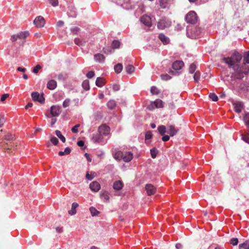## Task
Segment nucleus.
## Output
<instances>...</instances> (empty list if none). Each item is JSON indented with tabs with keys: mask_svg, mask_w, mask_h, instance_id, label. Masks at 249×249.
<instances>
[{
	"mask_svg": "<svg viewBox=\"0 0 249 249\" xmlns=\"http://www.w3.org/2000/svg\"><path fill=\"white\" fill-rule=\"evenodd\" d=\"M242 58L241 54L237 52H235L231 57L223 58L222 60L230 68H232L235 73H242V70L239 63Z\"/></svg>",
	"mask_w": 249,
	"mask_h": 249,
	"instance_id": "1",
	"label": "nucleus"
},
{
	"mask_svg": "<svg viewBox=\"0 0 249 249\" xmlns=\"http://www.w3.org/2000/svg\"><path fill=\"white\" fill-rule=\"evenodd\" d=\"M98 131L99 134L94 135L92 138V140L95 142L103 143V137L109 134L110 128L108 126L104 124L99 126Z\"/></svg>",
	"mask_w": 249,
	"mask_h": 249,
	"instance_id": "2",
	"label": "nucleus"
},
{
	"mask_svg": "<svg viewBox=\"0 0 249 249\" xmlns=\"http://www.w3.org/2000/svg\"><path fill=\"white\" fill-rule=\"evenodd\" d=\"M133 154L131 152H123L118 151L114 155V158L119 160H123L124 161L128 162L133 159Z\"/></svg>",
	"mask_w": 249,
	"mask_h": 249,
	"instance_id": "3",
	"label": "nucleus"
},
{
	"mask_svg": "<svg viewBox=\"0 0 249 249\" xmlns=\"http://www.w3.org/2000/svg\"><path fill=\"white\" fill-rule=\"evenodd\" d=\"M201 33L200 29L198 28L195 27L187 29V35L191 38H196L198 37Z\"/></svg>",
	"mask_w": 249,
	"mask_h": 249,
	"instance_id": "4",
	"label": "nucleus"
},
{
	"mask_svg": "<svg viewBox=\"0 0 249 249\" xmlns=\"http://www.w3.org/2000/svg\"><path fill=\"white\" fill-rule=\"evenodd\" d=\"M171 25V21L167 18H162L160 19L158 23V28L163 30L166 28L169 27Z\"/></svg>",
	"mask_w": 249,
	"mask_h": 249,
	"instance_id": "5",
	"label": "nucleus"
},
{
	"mask_svg": "<svg viewBox=\"0 0 249 249\" xmlns=\"http://www.w3.org/2000/svg\"><path fill=\"white\" fill-rule=\"evenodd\" d=\"M197 17L196 14L194 11H190L186 16V21L188 23L195 24L196 22Z\"/></svg>",
	"mask_w": 249,
	"mask_h": 249,
	"instance_id": "6",
	"label": "nucleus"
},
{
	"mask_svg": "<svg viewBox=\"0 0 249 249\" xmlns=\"http://www.w3.org/2000/svg\"><path fill=\"white\" fill-rule=\"evenodd\" d=\"M115 2L126 10L133 8V5L129 0H115Z\"/></svg>",
	"mask_w": 249,
	"mask_h": 249,
	"instance_id": "7",
	"label": "nucleus"
},
{
	"mask_svg": "<svg viewBox=\"0 0 249 249\" xmlns=\"http://www.w3.org/2000/svg\"><path fill=\"white\" fill-rule=\"evenodd\" d=\"M163 107V101L159 99L152 102L148 106L147 108L150 110H153L156 108H160Z\"/></svg>",
	"mask_w": 249,
	"mask_h": 249,
	"instance_id": "8",
	"label": "nucleus"
},
{
	"mask_svg": "<svg viewBox=\"0 0 249 249\" xmlns=\"http://www.w3.org/2000/svg\"><path fill=\"white\" fill-rule=\"evenodd\" d=\"M184 66V63L182 61L177 60L175 61L172 64V68L176 71H171L170 73L172 74H176V73L178 72V71L180 70Z\"/></svg>",
	"mask_w": 249,
	"mask_h": 249,
	"instance_id": "9",
	"label": "nucleus"
},
{
	"mask_svg": "<svg viewBox=\"0 0 249 249\" xmlns=\"http://www.w3.org/2000/svg\"><path fill=\"white\" fill-rule=\"evenodd\" d=\"M140 20L141 23H142L143 25L147 27H151L152 25V18L147 15H144L142 16L140 19Z\"/></svg>",
	"mask_w": 249,
	"mask_h": 249,
	"instance_id": "10",
	"label": "nucleus"
},
{
	"mask_svg": "<svg viewBox=\"0 0 249 249\" xmlns=\"http://www.w3.org/2000/svg\"><path fill=\"white\" fill-rule=\"evenodd\" d=\"M34 24L37 28H42L45 24V19L42 16H38L34 19Z\"/></svg>",
	"mask_w": 249,
	"mask_h": 249,
	"instance_id": "11",
	"label": "nucleus"
},
{
	"mask_svg": "<svg viewBox=\"0 0 249 249\" xmlns=\"http://www.w3.org/2000/svg\"><path fill=\"white\" fill-rule=\"evenodd\" d=\"M160 5L162 9H169L174 3V0H159Z\"/></svg>",
	"mask_w": 249,
	"mask_h": 249,
	"instance_id": "12",
	"label": "nucleus"
},
{
	"mask_svg": "<svg viewBox=\"0 0 249 249\" xmlns=\"http://www.w3.org/2000/svg\"><path fill=\"white\" fill-rule=\"evenodd\" d=\"M31 95L32 98L34 101H38L40 103H43L45 101V99L43 95H40L37 92H33Z\"/></svg>",
	"mask_w": 249,
	"mask_h": 249,
	"instance_id": "13",
	"label": "nucleus"
},
{
	"mask_svg": "<svg viewBox=\"0 0 249 249\" xmlns=\"http://www.w3.org/2000/svg\"><path fill=\"white\" fill-rule=\"evenodd\" d=\"M50 112L53 116H58L61 112L60 107L57 106H52L50 109Z\"/></svg>",
	"mask_w": 249,
	"mask_h": 249,
	"instance_id": "14",
	"label": "nucleus"
},
{
	"mask_svg": "<svg viewBox=\"0 0 249 249\" xmlns=\"http://www.w3.org/2000/svg\"><path fill=\"white\" fill-rule=\"evenodd\" d=\"M145 189L146 191L147 194L148 196L154 194L156 191V188L151 184H146L145 185Z\"/></svg>",
	"mask_w": 249,
	"mask_h": 249,
	"instance_id": "15",
	"label": "nucleus"
},
{
	"mask_svg": "<svg viewBox=\"0 0 249 249\" xmlns=\"http://www.w3.org/2000/svg\"><path fill=\"white\" fill-rule=\"evenodd\" d=\"M178 130L176 129L174 126L169 125L167 126V133L171 137H173L178 133Z\"/></svg>",
	"mask_w": 249,
	"mask_h": 249,
	"instance_id": "16",
	"label": "nucleus"
},
{
	"mask_svg": "<svg viewBox=\"0 0 249 249\" xmlns=\"http://www.w3.org/2000/svg\"><path fill=\"white\" fill-rule=\"evenodd\" d=\"M89 188L91 191L98 192L100 189V185L97 181H93L89 184Z\"/></svg>",
	"mask_w": 249,
	"mask_h": 249,
	"instance_id": "17",
	"label": "nucleus"
},
{
	"mask_svg": "<svg viewBox=\"0 0 249 249\" xmlns=\"http://www.w3.org/2000/svg\"><path fill=\"white\" fill-rule=\"evenodd\" d=\"M57 87V82L54 80H51L48 81L47 87L50 90L54 89Z\"/></svg>",
	"mask_w": 249,
	"mask_h": 249,
	"instance_id": "18",
	"label": "nucleus"
},
{
	"mask_svg": "<svg viewBox=\"0 0 249 249\" xmlns=\"http://www.w3.org/2000/svg\"><path fill=\"white\" fill-rule=\"evenodd\" d=\"M79 205L76 202H73L71 205V210L68 211V213L71 215H73L76 213V208L78 207Z\"/></svg>",
	"mask_w": 249,
	"mask_h": 249,
	"instance_id": "19",
	"label": "nucleus"
},
{
	"mask_svg": "<svg viewBox=\"0 0 249 249\" xmlns=\"http://www.w3.org/2000/svg\"><path fill=\"white\" fill-rule=\"evenodd\" d=\"M94 57L95 61L99 63H103L105 59L103 54L101 53L95 54Z\"/></svg>",
	"mask_w": 249,
	"mask_h": 249,
	"instance_id": "20",
	"label": "nucleus"
},
{
	"mask_svg": "<svg viewBox=\"0 0 249 249\" xmlns=\"http://www.w3.org/2000/svg\"><path fill=\"white\" fill-rule=\"evenodd\" d=\"M233 106L235 111L237 113L240 112L243 107V104L242 102L235 103Z\"/></svg>",
	"mask_w": 249,
	"mask_h": 249,
	"instance_id": "21",
	"label": "nucleus"
},
{
	"mask_svg": "<svg viewBox=\"0 0 249 249\" xmlns=\"http://www.w3.org/2000/svg\"><path fill=\"white\" fill-rule=\"evenodd\" d=\"M123 186V182L120 180H117L113 183V187L116 190H120Z\"/></svg>",
	"mask_w": 249,
	"mask_h": 249,
	"instance_id": "22",
	"label": "nucleus"
},
{
	"mask_svg": "<svg viewBox=\"0 0 249 249\" xmlns=\"http://www.w3.org/2000/svg\"><path fill=\"white\" fill-rule=\"evenodd\" d=\"M159 38L164 44H167L169 42V38L163 34H160Z\"/></svg>",
	"mask_w": 249,
	"mask_h": 249,
	"instance_id": "23",
	"label": "nucleus"
},
{
	"mask_svg": "<svg viewBox=\"0 0 249 249\" xmlns=\"http://www.w3.org/2000/svg\"><path fill=\"white\" fill-rule=\"evenodd\" d=\"M105 83L106 82L102 77H98L96 80L95 85L98 87H102Z\"/></svg>",
	"mask_w": 249,
	"mask_h": 249,
	"instance_id": "24",
	"label": "nucleus"
},
{
	"mask_svg": "<svg viewBox=\"0 0 249 249\" xmlns=\"http://www.w3.org/2000/svg\"><path fill=\"white\" fill-rule=\"evenodd\" d=\"M158 130L159 133L161 136H163L165 133H167V127L163 125L159 126L158 127Z\"/></svg>",
	"mask_w": 249,
	"mask_h": 249,
	"instance_id": "25",
	"label": "nucleus"
},
{
	"mask_svg": "<svg viewBox=\"0 0 249 249\" xmlns=\"http://www.w3.org/2000/svg\"><path fill=\"white\" fill-rule=\"evenodd\" d=\"M116 106V103L114 100H110L107 103V106L110 109H113Z\"/></svg>",
	"mask_w": 249,
	"mask_h": 249,
	"instance_id": "26",
	"label": "nucleus"
},
{
	"mask_svg": "<svg viewBox=\"0 0 249 249\" xmlns=\"http://www.w3.org/2000/svg\"><path fill=\"white\" fill-rule=\"evenodd\" d=\"M239 249H249V240L246 241L244 243L239 245Z\"/></svg>",
	"mask_w": 249,
	"mask_h": 249,
	"instance_id": "27",
	"label": "nucleus"
},
{
	"mask_svg": "<svg viewBox=\"0 0 249 249\" xmlns=\"http://www.w3.org/2000/svg\"><path fill=\"white\" fill-rule=\"evenodd\" d=\"M125 71L127 72V73L129 74H131L133 72H134L135 71V68L132 65H128L127 66H126Z\"/></svg>",
	"mask_w": 249,
	"mask_h": 249,
	"instance_id": "28",
	"label": "nucleus"
},
{
	"mask_svg": "<svg viewBox=\"0 0 249 249\" xmlns=\"http://www.w3.org/2000/svg\"><path fill=\"white\" fill-rule=\"evenodd\" d=\"M114 71H115L117 73H120L122 70H123V65L121 63H118L117 65L114 66Z\"/></svg>",
	"mask_w": 249,
	"mask_h": 249,
	"instance_id": "29",
	"label": "nucleus"
},
{
	"mask_svg": "<svg viewBox=\"0 0 249 249\" xmlns=\"http://www.w3.org/2000/svg\"><path fill=\"white\" fill-rule=\"evenodd\" d=\"M82 86L85 90H89L90 89L89 83V80H84L82 83Z\"/></svg>",
	"mask_w": 249,
	"mask_h": 249,
	"instance_id": "30",
	"label": "nucleus"
},
{
	"mask_svg": "<svg viewBox=\"0 0 249 249\" xmlns=\"http://www.w3.org/2000/svg\"><path fill=\"white\" fill-rule=\"evenodd\" d=\"M85 41H83L82 39L77 38L74 39V43L80 47H82L85 45Z\"/></svg>",
	"mask_w": 249,
	"mask_h": 249,
	"instance_id": "31",
	"label": "nucleus"
},
{
	"mask_svg": "<svg viewBox=\"0 0 249 249\" xmlns=\"http://www.w3.org/2000/svg\"><path fill=\"white\" fill-rule=\"evenodd\" d=\"M56 135L60 139V140L63 142H65L66 141L65 138L62 135L61 132L58 130H56L55 132Z\"/></svg>",
	"mask_w": 249,
	"mask_h": 249,
	"instance_id": "32",
	"label": "nucleus"
},
{
	"mask_svg": "<svg viewBox=\"0 0 249 249\" xmlns=\"http://www.w3.org/2000/svg\"><path fill=\"white\" fill-rule=\"evenodd\" d=\"M29 34L28 32H20L18 34V36L19 39H24L29 36Z\"/></svg>",
	"mask_w": 249,
	"mask_h": 249,
	"instance_id": "33",
	"label": "nucleus"
},
{
	"mask_svg": "<svg viewBox=\"0 0 249 249\" xmlns=\"http://www.w3.org/2000/svg\"><path fill=\"white\" fill-rule=\"evenodd\" d=\"M101 198L105 202H108L109 200V195L107 193H104L101 195Z\"/></svg>",
	"mask_w": 249,
	"mask_h": 249,
	"instance_id": "34",
	"label": "nucleus"
},
{
	"mask_svg": "<svg viewBox=\"0 0 249 249\" xmlns=\"http://www.w3.org/2000/svg\"><path fill=\"white\" fill-rule=\"evenodd\" d=\"M120 42L117 40H114L112 43V47L113 49H118L120 47Z\"/></svg>",
	"mask_w": 249,
	"mask_h": 249,
	"instance_id": "35",
	"label": "nucleus"
},
{
	"mask_svg": "<svg viewBox=\"0 0 249 249\" xmlns=\"http://www.w3.org/2000/svg\"><path fill=\"white\" fill-rule=\"evenodd\" d=\"M151 92L152 94L157 95L159 93L160 91L155 86H152L151 88Z\"/></svg>",
	"mask_w": 249,
	"mask_h": 249,
	"instance_id": "36",
	"label": "nucleus"
},
{
	"mask_svg": "<svg viewBox=\"0 0 249 249\" xmlns=\"http://www.w3.org/2000/svg\"><path fill=\"white\" fill-rule=\"evenodd\" d=\"M71 99L69 98L66 99L63 102L62 106L64 108H66L70 106Z\"/></svg>",
	"mask_w": 249,
	"mask_h": 249,
	"instance_id": "37",
	"label": "nucleus"
},
{
	"mask_svg": "<svg viewBox=\"0 0 249 249\" xmlns=\"http://www.w3.org/2000/svg\"><path fill=\"white\" fill-rule=\"evenodd\" d=\"M89 211L90 212L91 214L93 216L96 215L99 213V212L93 207H91L89 208Z\"/></svg>",
	"mask_w": 249,
	"mask_h": 249,
	"instance_id": "38",
	"label": "nucleus"
},
{
	"mask_svg": "<svg viewBox=\"0 0 249 249\" xmlns=\"http://www.w3.org/2000/svg\"><path fill=\"white\" fill-rule=\"evenodd\" d=\"M209 97L213 101L216 102L218 100L217 96L214 93H211L209 94Z\"/></svg>",
	"mask_w": 249,
	"mask_h": 249,
	"instance_id": "39",
	"label": "nucleus"
},
{
	"mask_svg": "<svg viewBox=\"0 0 249 249\" xmlns=\"http://www.w3.org/2000/svg\"><path fill=\"white\" fill-rule=\"evenodd\" d=\"M196 66L194 64H191L190 65L189 68V71L190 73H193L196 70Z\"/></svg>",
	"mask_w": 249,
	"mask_h": 249,
	"instance_id": "40",
	"label": "nucleus"
},
{
	"mask_svg": "<svg viewBox=\"0 0 249 249\" xmlns=\"http://www.w3.org/2000/svg\"><path fill=\"white\" fill-rule=\"evenodd\" d=\"M244 61L245 63L249 64V51L246 52L244 55Z\"/></svg>",
	"mask_w": 249,
	"mask_h": 249,
	"instance_id": "41",
	"label": "nucleus"
},
{
	"mask_svg": "<svg viewBox=\"0 0 249 249\" xmlns=\"http://www.w3.org/2000/svg\"><path fill=\"white\" fill-rule=\"evenodd\" d=\"M161 78L162 80L167 81L171 79L172 77L168 74H161L160 75Z\"/></svg>",
	"mask_w": 249,
	"mask_h": 249,
	"instance_id": "42",
	"label": "nucleus"
},
{
	"mask_svg": "<svg viewBox=\"0 0 249 249\" xmlns=\"http://www.w3.org/2000/svg\"><path fill=\"white\" fill-rule=\"evenodd\" d=\"M200 73L199 71H196L194 75V79L196 82H198L200 79Z\"/></svg>",
	"mask_w": 249,
	"mask_h": 249,
	"instance_id": "43",
	"label": "nucleus"
},
{
	"mask_svg": "<svg viewBox=\"0 0 249 249\" xmlns=\"http://www.w3.org/2000/svg\"><path fill=\"white\" fill-rule=\"evenodd\" d=\"M150 154L152 158L154 159L156 157L157 152L156 148H154L150 150Z\"/></svg>",
	"mask_w": 249,
	"mask_h": 249,
	"instance_id": "44",
	"label": "nucleus"
},
{
	"mask_svg": "<svg viewBox=\"0 0 249 249\" xmlns=\"http://www.w3.org/2000/svg\"><path fill=\"white\" fill-rule=\"evenodd\" d=\"M230 243L233 246H236L238 243V239L237 238H232L230 240Z\"/></svg>",
	"mask_w": 249,
	"mask_h": 249,
	"instance_id": "45",
	"label": "nucleus"
},
{
	"mask_svg": "<svg viewBox=\"0 0 249 249\" xmlns=\"http://www.w3.org/2000/svg\"><path fill=\"white\" fill-rule=\"evenodd\" d=\"M242 139L246 142L249 143V135L242 134Z\"/></svg>",
	"mask_w": 249,
	"mask_h": 249,
	"instance_id": "46",
	"label": "nucleus"
},
{
	"mask_svg": "<svg viewBox=\"0 0 249 249\" xmlns=\"http://www.w3.org/2000/svg\"><path fill=\"white\" fill-rule=\"evenodd\" d=\"M50 140L52 143H53L54 145H56L58 142V139L54 136L51 137Z\"/></svg>",
	"mask_w": 249,
	"mask_h": 249,
	"instance_id": "47",
	"label": "nucleus"
},
{
	"mask_svg": "<svg viewBox=\"0 0 249 249\" xmlns=\"http://www.w3.org/2000/svg\"><path fill=\"white\" fill-rule=\"evenodd\" d=\"M50 3L53 7L57 6L58 4V0H49Z\"/></svg>",
	"mask_w": 249,
	"mask_h": 249,
	"instance_id": "48",
	"label": "nucleus"
},
{
	"mask_svg": "<svg viewBox=\"0 0 249 249\" xmlns=\"http://www.w3.org/2000/svg\"><path fill=\"white\" fill-rule=\"evenodd\" d=\"M94 75H95V73L93 71H89L87 74V77L88 78H91L93 77L94 76Z\"/></svg>",
	"mask_w": 249,
	"mask_h": 249,
	"instance_id": "49",
	"label": "nucleus"
},
{
	"mask_svg": "<svg viewBox=\"0 0 249 249\" xmlns=\"http://www.w3.org/2000/svg\"><path fill=\"white\" fill-rule=\"evenodd\" d=\"M152 137V134L151 131H147L146 132L145 135V138L146 140H149Z\"/></svg>",
	"mask_w": 249,
	"mask_h": 249,
	"instance_id": "50",
	"label": "nucleus"
},
{
	"mask_svg": "<svg viewBox=\"0 0 249 249\" xmlns=\"http://www.w3.org/2000/svg\"><path fill=\"white\" fill-rule=\"evenodd\" d=\"M14 138V135H13L12 134H7L5 136V139L6 140L10 141L13 140Z\"/></svg>",
	"mask_w": 249,
	"mask_h": 249,
	"instance_id": "51",
	"label": "nucleus"
},
{
	"mask_svg": "<svg viewBox=\"0 0 249 249\" xmlns=\"http://www.w3.org/2000/svg\"><path fill=\"white\" fill-rule=\"evenodd\" d=\"M79 126H80L79 124H76L75 126H74L71 128V131L74 133H76L78 132V128L79 127Z\"/></svg>",
	"mask_w": 249,
	"mask_h": 249,
	"instance_id": "52",
	"label": "nucleus"
},
{
	"mask_svg": "<svg viewBox=\"0 0 249 249\" xmlns=\"http://www.w3.org/2000/svg\"><path fill=\"white\" fill-rule=\"evenodd\" d=\"M112 49L110 48H105L103 49V52L105 53L109 54L112 53Z\"/></svg>",
	"mask_w": 249,
	"mask_h": 249,
	"instance_id": "53",
	"label": "nucleus"
},
{
	"mask_svg": "<svg viewBox=\"0 0 249 249\" xmlns=\"http://www.w3.org/2000/svg\"><path fill=\"white\" fill-rule=\"evenodd\" d=\"M79 30L80 29L77 27H72L71 29V32L75 34H76Z\"/></svg>",
	"mask_w": 249,
	"mask_h": 249,
	"instance_id": "54",
	"label": "nucleus"
},
{
	"mask_svg": "<svg viewBox=\"0 0 249 249\" xmlns=\"http://www.w3.org/2000/svg\"><path fill=\"white\" fill-rule=\"evenodd\" d=\"M40 69H41V66L39 65H37L34 68L33 72L34 73H37L38 71V70Z\"/></svg>",
	"mask_w": 249,
	"mask_h": 249,
	"instance_id": "55",
	"label": "nucleus"
},
{
	"mask_svg": "<svg viewBox=\"0 0 249 249\" xmlns=\"http://www.w3.org/2000/svg\"><path fill=\"white\" fill-rule=\"evenodd\" d=\"M112 88H113V90L114 91H118L120 89V86L118 84H114L113 85Z\"/></svg>",
	"mask_w": 249,
	"mask_h": 249,
	"instance_id": "56",
	"label": "nucleus"
},
{
	"mask_svg": "<svg viewBox=\"0 0 249 249\" xmlns=\"http://www.w3.org/2000/svg\"><path fill=\"white\" fill-rule=\"evenodd\" d=\"M9 97L8 94H3L0 97V101L1 102L4 101L6 98H7Z\"/></svg>",
	"mask_w": 249,
	"mask_h": 249,
	"instance_id": "57",
	"label": "nucleus"
},
{
	"mask_svg": "<svg viewBox=\"0 0 249 249\" xmlns=\"http://www.w3.org/2000/svg\"><path fill=\"white\" fill-rule=\"evenodd\" d=\"M5 121L4 117L0 115V127H1L3 126Z\"/></svg>",
	"mask_w": 249,
	"mask_h": 249,
	"instance_id": "58",
	"label": "nucleus"
},
{
	"mask_svg": "<svg viewBox=\"0 0 249 249\" xmlns=\"http://www.w3.org/2000/svg\"><path fill=\"white\" fill-rule=\"evenodd\" d=\"M169 139L170 137L168 135H165V134L163 135L162 137V140L163 142H167L169 140Z\"/></svg>",
	"mask_w": 249,
	"mask_h": 249,
	"instance_id": "59",
	"label": "nucleus"
},
{
	"mask_svg": "<svg viewBox=\"0 0 249 249\" xmlns=\"http://www.w3.org/2000/svg\"><path fill=\"white\" fill-rule=\"evenodd\" d=\"M18 38H19L18 36V34H17V35H14L12 36H11V39L13 42H14V41H16Z\"/></svg>",
	"mask_w": 249,
	"mask_h": 249,
	"instance_id": "60",
	"label": "nucleus"
},
{
	"mask_svg": "<svg viewBox=\"0 0 249 249\" xmlns=\"http://www.w3.org/2000/svg\"><path fill=\"white\" fill-rule=\"evenodd\" d=\"M71 151V149L68 147L65 148V150L64 151L65 155L69 154L70 153Z\"/></svg>",
	"mask_w": 249,
	"mask_h": 249,
	"instance_id": "61",
	"label": "nucleus"
},
{
	"mask_svg": "<svg viewBox=\"0 0 249 249\" xmlns=\"http://www.w3.org/2000/svg\"><path fill=\"white\" fill-rule=\"evenodd\" d=\"M64 22L62 20L58 21L56 23V26L58 27H62L64 25Z\"/></svg>",
	"mask_w": 249,
	"mask_h": 249,
	"instance_id": "62",
	"label": "nucleus"
},
{
	"mask_svg": "<svg viewBox=\"0 0 249 249\" xmlns=\"http://www.w3.org/2000/svg\"><path fill=\"white\" fill-rule=\"evenodd\" d=\"M73 102L74 103V105L76 106H79V100L78 98H75L72 100Z\"/></svg>",
	"mask_w": 249,
	"mask_h": 249,
	"instance_id": "63",
	"label": "nucleus"
},
{
	"mask_svg": "<svg viewBox=\"0 0 249 249\" xmlns=\"http://www.w3.org/2000/svg\"><path fill=\"white\" fill-rule=\"evenodd\" d=\"M93 177L91 175H89L88 173L86 174V178L89 180H91L92 179Z\"/></svg>",
	"mask_w": 249,
	"mask_h": 249,
	"instance_id": "64",
	"label": "nucleus"
}]
</instances>
